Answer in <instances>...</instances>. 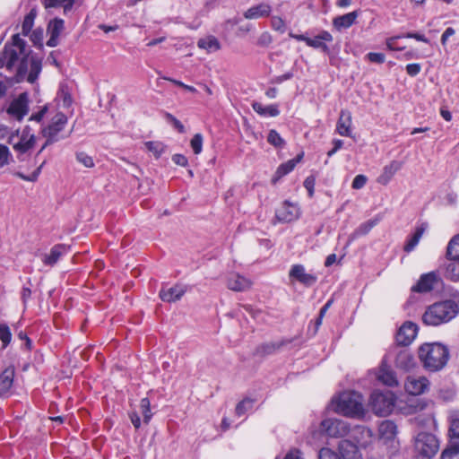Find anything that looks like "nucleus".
Listing matches in <instances>:
<instances>
[{
	"label": "nucleus",
	"instance_id": "obj_45",
	"mask_svg": "<svg viewBox=\"0 0 459 459\" xmlns=\"http://www.w3.org/2000/svg\"><path fill=\"white\" fill-rule=\"evenodd\" d=\"M411 361L412 356L407 351H403L397 355L396 363L398 366L408 368Z\"/></svg>",
	"mask_w": 459,
	"mask_h": 459
},
{
	"label": "nucleus",
	"instance_id": "obj_53",
	"mask_svg": "<svg viewBox=\"0 0 459 459\" xmlns=\"http://www.w3.org/2000/svg\"><path fill=\"white\" fill-rule=\"evenodd\" d=\"M368 178L364 175H357L351 184L353 189H361L365 186Z\"/></svg>",
	"mask_w": 459,
	"mask_h": 459
},
{
	"label": "nucleus",
	"instance_id": "obj_12",
	"mask_svg": "<svg viewBox=\"0 0 459 459\" xmlns=\"http://www.w3.org/2000/svg\"><path fill=\"white\" fill-rule=\"evenodd\" d=\"M440 282V278L437 273L430 272L422 274L418 282L411 287V290L414 292H429L435 289Z\"/></svg>",
	"mask_w": 459,
	"mask_h": 459
},
{
	"label": "nucleus",
	"instance_id": "obj_6",
	"mask_svg": "<svg viewBox=\"0 0 459 459\" xmlns=\"http://www.w3.org/2000/svg\"><path fill=\"white\" fill-rule=\"evenodd\" d=\"M395 396L390 392L372 393L369 400V406L375 414L379 416H386L390 414L394 407Z\"/></svg>",
	"mask_w": 459,
	"mask_h": 459
},
{
	"label": "nucleus",
	"instance_id": "obj_15",
	"mask_svg": "<svg viewBox=\"0 0 459 459\" xmlns=\"http://www.w3.org/2000/svg\"><path fill=\"white\" fill-rule=\"evenodd\" d=\"M300 215L299 208L297 204L288 201L284 202L276 211V217L280 221L290 222L299 219Z\"/></svg>",
	"mask_w": 459,
	"mask_h": 459
},
{
	"label": "nucleus",
	"instance_id": "obj_3",
	"mask_svg": "<svg viewBox=\"0 0 459 459\" xmlns=\"http://www.w3.org/2000/svg\"><path fill=\"white\" fill-rule=\"evenodd\" d=\"M333 409L346 417L359 419L365 415L362 396L357 392H343L333 400Z\"/></svg>",
	"mask_w": 459,
	"mask_h": 459
},
{
	"label": "nucleus",
	"instance_id": "obj_1",
	"mask_svg": "<svg viewBox=\"0 0 459 459\" xmlns=\"http://www.w3.org/2000/svg\"><path fill=\"white\" fill-rule=\"evenodd\" d=\"M418 356L425 369L437 372L446 365L449 351L439 342L424 343L420 346Z\"/></svg>",
	"mask_w": 459,
	"mask_h": 459
},
{
	"label": "nucleus",
	"instance_id": "obj_62",
	"mask_svg": "<svg viewBox=\"0 0 459 459\" xmlns=\"http://www.w3.org/2000/svg\"><path fill=\"white\" fill-rule=\"evenodd\" d=\"M403 38V36H397L390 38L386 40V47L389 50H402L403 48H398L395 46V42L398 39Z\"/></svg>",
	"mask_w": 459,
	"mask_h": 459
},
{
	"label": "nucleus",
	"instance_id": "obj_56",
	"mask_svg": "<svg viewBox=\"0 0 459 459\" xmlns=\"http://www.w3.org/2000/svg\"><path fill=\"white\" fill-rule=\"evenodd\" d=\"M421 66L420 64H409L406 65V72L410 76H416L420 74Z\"/></svg>",
	"mask_w": 459,
	"mask_h": 459
},
{
	"label": "nucleus",
	"instance_id": "obj_28",
	"mask_svg": "<svg viewBox=\"0 0 459 459\" xmlns=\"http://www.w3.org/2000/svg\"><path fill=\"white\" fill-rule=\"evenodd\" d=\"M198 48L206 50L208 53L218 51L221 48V43L214 36H206L197 42Z\"/></svg>",
	"mask_w": 459,
	"mask_h": 459
},
{
	"label": "nucleus",
	"instance_id": "obj_13",
	"mask_svg": "<svg viewBox=\"0 0 459 459\" xmlns=\"http://www.w3.org/2000/svg\"><path fill=\"white\" fill-rule=\"evenodd\" d=\"M418 333V325L412 322H405L398 330L396 334V342L402 346H407L416 338Z\"/></svg>",
	"mask_w": 459,
	"mask_h": 459
},
{
	"label": "nucleus",
	"instance_id": "obj_39",
	"mask_svg": "<svg viewBox=\"0 0 459 459\" xmlns=\"http://www.w3.org/2000/svg\"><path fill=\"white\" fill-rule=\"evenodd\" d=\"M450 442L459 445V419L451 420L449 427Z\"/></svg>",
	"mask_w": 459,
	"mask_h": 459
},
{
	"label": "nucleus",
	"instance_id": "obj_14",
	"mask_svg": "<svg viewBox=\"0 0 459 459\" xmlns=\"http://www.w3.org/2000/svg\"><path fill=\"white\" fill-rule=\"evenodd\" d=\"M28 110L27 93H22L11 102L7 112L20 121L28 113Z\"/></svg>",
	"mask_w": 459,
	"mask_h": 459
},
{
	"label": "nucleus",
	"instance_id": "obj_43",
	"mask_svg": "<svg viewBox=\"0 0 459 459\" xmlns=\"http://www.w3.org/2000/svg\"><path fill=\"white\" fill-rule=\"evenodd\" d=\"M253 404H254V401L249 398H246V399L242 400L236 406V414L238 416L244 415L247 411L252 409Z\"/></svg>",
	"mask_w": 459,
	"mask_h": 459
},
{
	"label": "nucleus",
	"instance_id": "obj_40",
	"mask_svg": "<svg viewBox=\"0 0 459 459\" xmlns=\"http://www.w3.org/2000/svg\"><path fill=\"white\" fill-rule=\"evenodd\" d=\"M441 459H459V445L451 443L441 455Z\"/></svg>",
	"mask_w": 459,
	"mask_h": 459
},
{
	"label": "nucleus",
	"instance_id": "obj_63",
	"mask_svg": "<svg viewBox=\"0 0 459 459\" xmlns=\"http://www.w3.org/2000/svg\"><path fill=\"white\" fill-rule=\"evenodd\" d=\"M129 418L131 420L132 424L135 429H139L141 426V420L137 412L133 411L129 413Z\"/></svg>",
	"mask_w": 459,
	"mask_h": 459
},
{
	"label": "nucleus",
	"instance_id": "obj_41",
	"mask_svg": "<svg viewBox=\"0 0 459 459\" xmlns=\"http://www.w3.org/2000/svg\"><path fill=\"white\" fill-rule=\"evenodd\" d=\"M13 161V155L6 145L0 144V169Z\"/></svg>",
	"mask_w": 459,
	"mask_h": 459
},
{
	"label": "nucleus",
	"instance_id": "obj_58",
	"mask_svg": "<svg viewBox=\"0 0 459 459\" xmlns=\"http://www.w3.org/2000/svg\"><path fill=\"white\" fill-rule=\"evenodd\" d=\"M304 186L307 190L310 197L314 195L315 178L313 177H307L304 181Z\"/></svg>",
	"mask_w": 459,
	"mask_h": 459
},
{
	"label": "nucleus",
	"instance_id": "obj_5",
	"mask_svg": "<svg viewBox=\"0 0 459 459\" xmlns=\"http://www.w3.org/2000/svg\"><path fill=\"white\" fill-rule=\"evenodd\" d=\"M350 431L349 424L338 419H326L320 423V430L312 433L314 439H319L325 434L330 437H343Z\"/></svg>",
	"mask_w": 459,
	"mask_h": 459
},
{
	"label": "nucleus",
	"instance_id": "obj_52",
	"mask_svg": "<svg viewBox=\"0 0 459 459\" xmlns=\"http://www.w3.org/2000/svg\"><path fill=\"white\" fill-rule=\"evenodd\" d=\"M319 459H342L336 453L329 448H322L318 455Z\"/></svg>",
	"mask_w": 459,
	"mask_h": 459
},
{
	"label": "nucleus",
	"instance_id": "obj_32",
	"mask_svg": "<svg viewBox=\"0 0 459 459\" xmlns=\"http://www.w3.org/2000/svg\"><path fill=\"white\" fill-rule=\"evenodd\" d=\"M427 225L421 224L419 226L412 236L409 238L405 246L404 251L411 252L414 249V247L418 245L420 239L421 238L424 231L426 230Z\"/></svg>",
	"mask_w": 459,
	"mask_h": 459
},
{
	"label": "nucleus",
	"instance_id": "obj_57",
	"mask_svg": "<svg viewBox=\"0 0 459 459\" xmlns=\"http://www.w3.org/2000/svg\"><path fill=\"white\" fill-rule=\"evenodd\" d=\"M46 164V160H43L40 165L30 175L26 178V181L35 182L38 180V178L41 172L42 168Z\"/></svg>",
	"mask_w": 459,
	"mask_h": 459
},
{
	"label": "nucleus",
	"instance_id": "obj_31",
	"mask_svg": "<svg viewBox=\"0 0 459 459\" xmlns=\"http://www.w3.org/2000/svg\"><path fill=\"white\" fill-rule=\"evenodd\" d=\"M377 377L380 382L388 386H394L397 385L394 373L385 366H382L379 368Z\"/></svg>",
	"mask_w": 459,
	"mask_h": 459
},
{
	"label": "nucleus",
	"instance_id": "obj_26",
	"mask_svg": "<svg viewBox=\"0 0 459 459\" xmlns=\"http://www.w3.org/2000/svg\"><path fill=\"white\" fill-rule=\"evenodd\" d=\"M378 430L380 437L385 441L392 440L397 433L396 425L392 420L382 421Z\"/></svg>",
	"mask_w": 459,
	"mask_h": 459
},
{
	"label": "nucleus",
	"instance_id": "obj_59",
	"mask_svg": "<svg viewBox=\"0 0 459 459\" xmlns=\"http://www.w3.org/2000/svg\"><path fill=\"white\" fill-rule=\"evenodd\" d=\"M33 25L32 18L30 15L26 16L22 26V30L24 35H27L31 30Z\"/></svg>",
	"mask_w": 459,
	"mask_h": 459
},
{
	"label": "nucleus",
	"instance_id": "obj_20",
	"mask_svg": "<svg viewBox=\"0 0 459 459\" xmlns=\"http://www.w3.org/2000/svg\"><path fill=\"white\" fill-rule=\"evenodd\" d=\"M403 167V163L398 160H392L389 164L383 168L382 173L378 176L377 183L386 186L393 177Z\"/></svg>",
	"mask_w": 459,
	"mask_h": 459
},
{
	"label": "nucleus",
	"instance_id": "obj_36",
	"mask_svg": "<svg viewBox=\"0 0 459 459\" xmlns=\"http://www.w3.org/2000/svg\"><path fill=\"white\" fill-rule=\"evenodd\" d=\"M146 149L152 152L156 159L160 158L165 151V145L160 142L150 141L144 143Z\"/></svg>",
	"mask_w": 459,
	"mask_h": 459
},
{
	"label": "nucleus",
	"instance_id": "obj_17",
	"mask_svg": "<svg viewBox=\"0 0 459 459\" xmlns=\"http://www.w3.org/2000/svg\"><path fill=\"white\" fill-rule=\"evenodd\" d=\"M64 30V21L62 19H54L49 22L47 32L49 39L47 42L48 47L54 48L58 43V38Z\"/></svg>",
	"mask_w": 459,
	"mask_h": 459
},
{
	"label": "nucleus",
	"instance_id": "obj_27",
	"mask_svg": "<svg viewBox=\"0 0 459 459\" xmlns=\"http://www.w3.org/2000/svg\"><path fill=\"white\" fill-rule=\"evenodd\" d=\"M252 108L257 114L264 117H277L280 114L278 106L275 104L264 106L262 103L258 101H253Z\"/></svg>",
	"mask_w": 459,
	"mask_h": 459
},
{
	"label": "nucleus",
	"instance_id": "obj_24",
	"mask_svg": "<svg viewBox=\"0 0 459 459\" xmlns=\"http://www.w3.org/2000/svg\"><path fill=\"white\" fill-rule=\"evenodd\" d=\"M251 281L238 273L230 275L227 281V286L230 290L234 291H245L251 287Z\"/></svg>",
	"mask_w": 459,
	"mask_h": 459
},
{
	"label": "nucleus",
	"instance_id": "obj_64",
	"mask_svg": "<svg viewBox=\"0 0 459 459\" xmlns=\"http://www.w3.org/2000/svg\"><path fill=\"white\" fill-rule=\"evenodd\" d=\"M283 459H303V457L299 450L293 449L287 453Z\"/></svg>",
	"mask_w": 459,
	"mask_h": 459
},
{
	"label": "nucleus",
	"instance_id": "obj_21",
	"mask_svg": "<svg viewBox=\"0 0 459 459\" xmlns=\"http://www.w3.org/2000/svg\"><path fill=\"white\" fill-rule=\"evenodd\" d=\"M351 113L347 109L341 110L336 125L337 133L342 136H351Z\"/></svg>",
	"mask_w": 459,
	"mask_h": 459
},
{
	"label": "nucleus",
	"instance_id": "obj_55",
	"mask_svg": "<svg viewBox=\"0 0 459 459\" xmlns=\"http://www.w3.org/2000/svg\"><path fill=\"white\" fill-rule=\"evenodd\" d=\"M367 58L372 62V63H377V64H383L385 60V56L384 54L382 53H375V52H370L367 55Z\"/></svg>",
	"mask_w": 459,
	"mask_h": 459
},
{
	"label": "nucleus",
	"instance_id": "obj_19",
	"mask_svg": "<svg viewBox=\"0 0 459 459\" xmlns=\"http://www.w3.org/2000/svg\"><path fill=\"white\" fill-rule=\"evenodd\" d=\"M15 369L13 366H9L0 374V396H5L10 393L13 385Z\"/></svg>",
	"mask_w": 459,
	"mask_h": 459
},
{
	"label": "nucleus",
	"instance_id": "obj_11",
	"mask_svg": "<svg viewBox=\"0 0 459 459\" xmlns=\"http://www.w3.org/2000/svg\"><path fill=\"white\" fill-rule=\"evenodd\" d=\"M429 386V381L425 377L409 376L404 383L405 391L411 395L425 393Z\"/></svg>",
	"mask_w": 459,
	"mask_h": 459
},
{
	"label": "nucleus",
	"instance_id": "obj_48",
	"mask_svg": "<svg viewBox=\"0 0 459 459\" xmlns=\"http://www.w3.org/2000/svg\"><path fill=\"white\" fill-rule=\"evenodd\" d=\"M191 148L195 154L201 153L203 150V136L201 134H196L193 136L190 142Z\"/></svg>",
	"mask_w": 459,
	"mask_h": 459
},
{
	"label": "nucleus",
	"instance_id": "obj_23",
	"mask_svg": "<svg viewBox=\"0 0 459 459\" xmlns=\"http://www.w3.org/2000/svg\"><path fill=\"white\" fill-rule=\"evenodd\" d=\"M353 438L356 440L357 445L360 447H367L372 443L373 432L370 429L366 427H357L353 430Z\"/></svg>",
	"mask_w": 459,
	"mask_h": 459
},
{
	"label": "nucleus",
	"instance_id": "obj_42",
	"mask_svg": "<svg viewBox=\"0 0 459 459\" xmlns=\"http://www.w3.org/2000/svg\"><path fill=\"white\" fill-rule=\"evenodd\" d=\"M140 408L143 416V422L146 424L149 423L152 416L151 412L150 400L148 398H143L140 403Z\"/></svg>",
	"mask_w": 459,
	"mask_h": 459
},
{
	"label": "nucleus",
	"instance_id": "obj_29",
	"mask_svg": "<svg viewBox=\"0 0 459 459\" xmlns=\"http://www.w3.org/2000/svg\"><path fill=\"white\" fill-rule=\"evenodd\" d=\"M445 276L452 281H459V259L448 258L446 265Z\"/></svg>",
	"mask_w": 459,
	"mask_h": 459
},
{
	"label": "nucleus",
	"instance_id": "obj_2",
	"mask_svg": "<svg viewBox=\"0 0 459 459\" xmlns=\"http://www.w3.org/2000/svg\"><path fill=\"white\" fill-rule=\"evenodd\" d=\"M458 312L457 303L446 299L429 306L422 315V321L426 325L437 326L452 320Z\"/></svg>",
	"mask_w": 459,
	"mask_h": 459
},
{
	"label": "nucleus",
	"instance_id": "obj_37",
	"mask_svg": "<svg viewBox=\"0 0 459 459\" xmlns=\"http://www.w3.org/2000/svg\"><path fill=\"white\" fill-rule=\"evenodd\" d=\"M446 255L447 258L459 259V234L450 240L447 246Z\"/></svg>",
	"mask_w": 459,
	"mask_h": 459
},
{
	"label": "nucleus",
	"instance_id": "obj_10",
	"mask_svg": "<svg viewBox=\"0 0 459 459\" xmlns=\"http://www.w3.org/2000/svg\"><path fill=\"white\" fill-rule=\"evenodd\" d=\"M289 277L290 281H299L306 287L314 285L317 281L316 275L307 273L302 264H293L289 272Z\"/></svg>",
	"mask_w": 459,
	"mask_h": 459
},
{
	"label": "nucleus",
	"instance_id": "obj_7",
	"mask_svg": "<svg viewBox=\"0 0 459 459\" xmlns=\"http://www.w3.org/2000/svg\"><path fill=\"white\" fill-rule=\"evenodd\" d=\"M25 41L18 34L13 36V46L5 47L0 56V68L6 65L11 69L25 52Z\"/></svg>",
	"mask_w": 459,
	"mask_h": 459
},
{
	"label": "nucleus",
	"instance_id": "obj_8",
	"mask_svg": "<svg viewBox=\"0 0 459 459\" xmlns=\"http://www.w3.org/2000/svg\"><path fill=\"white\" fill-rule=\"evenodd\" d=\"M8 143L13 145V150L18 153V159H22V155L31 150L36 144V136L30 133L28 128L22 132V134H12L9 136Z\"/></svg>",
	"mask_w": 459,
	"mask_h": 459
},
{
	"label": "nucleus",
	"instance_id": "obj_49",
	"mask_svg": "<svg viewBox=\"0 0 459 459\" xmlns=\"http://www.w3.org/2000/svg\"><path fill=\"white\" fill-rule=\"evenodd\" d=\"M307 45L315 48H320L324 52H328L329 48L327 45L323 42L317 36H316L314 39H308L307 40Z\"/></svg>",
	"mask_w": 459,
	"mask_h": 459
},
{
	"label": "nucleus",
	"instance_id": "obj_30",
	"mask_svg": "<svg viewBox=\"0 0 459 459\" xmlns=\"http://www.w3.org/2000/svg\"><path fill=\"white\" fill-rule=\"evenodd\" d=\"M357 17L358 13L356 11L346 13L342 16H338L333 19V25L338 30L342 28H349L355 22Z\"/></svg>",
	"mask_w": 459,
	"mask_h": 459
},
{
	"label": "nucleus",
	"instance_id": "obj_46",
	"mask_svg": "<svg viewBox=\"0 0 459 459\" xmlns=\"http://www.w3.org/2000/svg\"><path fill=\"white\" fill-rule=\"evenodd\" d=\"M267 141L270 144L275 147H281L284 144V140L278 134V132L273 129L269 131Z\"/></svg>",
	"mask_w": 459,
	"mask_h": 459
},
{
	"label": "nucleus",
	"instance_id": "obj_35",
	"mask_svg": "<svg viewBox=\"0 0 459 459\" xmlns=\"http://www.w3.org/2000/svg\"><path fill=\"white\" fill-rule=\"evenodd\" d=\"M74 3V0H43L46 8L63 6L65 13L71 10Z\"/></svg>",
	"mask_w": 459,
	"mask_h": 459
},
{
	"label": "nucleus",
	"instance_id": "obj_4",
	"mask_svg": "<svg viewBox=\"0 0 459 459\" xmlns=\"http://www.w3.org/2000/svg\"><path fill=\"white\" fill-rule=\"evenodd\" d=\"M414 452L423 459L432 458L439 450V441L429 432L422 431L414 437Z\"/></svg>",
	"mask_w": 459,
	"mask_h": 459
},
{
	"label": "nucleus",
	"instance_id": "obj_16",
	"mask_svg": "<svg viewBox=\"0 0 459 459\" xmlns=\"http://www.w3.org/2000/svg\"><path fill=\"white\" fill-rule=\"evenodd\" d=\"M186 291V286L176 284L169 289H161L159 295L162 301L170 303L179 300Z\"/></svg>",
	"mask_w": 459,
	"mask_h": 459
},
{
	"label": "nucleus",
	"instance_id": "obj_51",
	"mask_svg": "<svg viewBox=\"0 0 459 459\" xmlns=\"http://www.w3.org/2000/svg\"><path fill=\"white\" fill-rule=\"evenodd\" d=\"M271 26L274 30L279 31L281 33H283L286 29L284 21L278 16L272 17Z\"/></svg>",
	"mask_w": 459,
	"mask_h": 459
},
{
	"label": "nucleus",
	"instance_id": "obj_25",
	"mask_svg": "<svg viewBox=\"0 0 459 459\" xmlns=\"http://www.w3.org/2000/svg\"><path fill=\"white\" fill-rule=\"evenodd\" d=\"M69 248L63 244L54 246L49 254L44 256L43 262L45 264L53 266L57 261L68 252Z\"/></svg>",
	"mask_w": 459,
	"mask_h": 459
},
{
	"label": "nucleus",
	"instance_id": "obj_44",
	"mask_svg": "<svg viewBox=\"0 0 459 459\" xmlns=\"http://www.w3.org/2000/svg\"><path fill=\"white\" fill-rule=\"evenodd\" d=\"M40 63L36 60H31L30 70L27 78L28 82L33 83L37 80L39 74L40 73Z\"/></svg>",
	"mask_w": 459,
	"mask_h": 459
},
{
	"label": "nucleus",
	"instance_id": "obj_61",
	"mask_svg": "<svg viewBox=\"0 0 459 459\" xmlns=\"http://www.w3.org/2000/svg\"><path fill=\"white\" fill-rule=\"evenodd\" d=\"M172 160L175 164L181 166V167H186L188 164V160H187L186 157L182 154L173 155Z\"/></svg>",
	"mask_w": 459,
	"mask_h": 459
},
{
	"label": "nucleus",
	"instance_id": "obj_33",
	"mask_svg": "<svg viewBox=\"0 0 459 459\" xmlns=\"http://www.w3.org/2000/svg\"><path fill=\"white\" fill-rule=\"evenodd\" d=\"M289 342H290L287 340H281L278 342L264 343L258 348L257 351L264 355L272 354L276 351L280 350L284 345L288 344Z\"/></svg>",
	"mask_w": 459,
	"mask_h": 459
},
{
	"label": "nucleus",
	"instance_id": "obj_60",
	"mask_svg": "<svg viewBox=\"0 0 459 459\" xmlns=\"http://www.w3.org/2000/svg\"><path fill=\"white\" fill-rule=\"evenodd\" d=\"M403 38H407V39H414L418 41H422V42H425V43H429V39L423 35V34H420V33H417V32H408L404 35H403Z\"/></svg>",
	"mask_w": 459,
	"mask_h": 459
},
{
	"label": "nucleus",
	"instance_id": "obj_34",
	"mask_svg": "<svg viewBox=\"0 0 459 459\" xmlns=\"http://www.w3.org/2000/svg\"><path fill=\"white\" fill-rule=\"evenodd\" d=\"M379 221V219L375 218L361 223L352 233V238H356L367 235Z\"/></svg>",
	"mask_w": 459,
	"mask_h": 459
},
{
	"label": "nucleus",
	"instance_id": "obj_38",
	"mask_svg": "<svg viewBox=\"0 0 459 459\" xmlns=\"http://www.w3.org/2000/svg\"><path fill=\"white\" fill-rule=\"evenodd\" d=\"M0 340L2 342L3 349H5L12 341V333L10 327L6 324L0 325Z\"/></svg>",
	"mask_w": 459,
	"mask_h": 459
},
{
	"label": "nucleus",
	"instance_id": "obj_18",
	"mask_svg": "<svg viewBox=\"0 0 459 459\" xmlns=\"http://www.w3.org/2000/svg\"><path fill=\"white\" fill-rule=\"evenodd\" d=\"M272 13V6L266 3L253 5L244 13V17L248 20H256L269 17Z\"/></svg>",
	"mask_w": 459,
	"mask_h": 459
},
{
	"label": "nucleus",
	"instance_id": "obj_22",
	"mask_svg": "<svg viewBox=\"0 0 459 459\" xmlns=\"http://www.w3.org/2000/svg\"><path fill=\"white\" fill-rule=\"evenodd\" d=\"M358 445L352 442L343 439L339 442V452L342 459H361V455L358 450Z\"/></svg>",
	"mask_w": 459,
	"mask_h": 459
},
{
	"label": "nucleus",
	"instance_id": "obj_47",
	"mask_svg": "<svg viewBox=\"0 0 459 459\" xmlns=\"http://www.w3.org/2000/svg\"><path fill=\"white\" fill-rule=\"evenodd\" d=\"M295 166V161H291L290 160L285 163L281 164L276 170V177L281 178L289 174L290 171L294 169Z\"/></svg>",
	"mask_w": 459,
	"mask_h": 459
},
{
	"label": "nucleus",
	"instance_id": "obj_9",
	"mask_svg": "<svg viewBox=\"0 0 459 459\" xmlns=\"http://www.w3.org/2000/svg\"><path fill=\"white\" fill-rule=\"evenodd\" d=\"M67 124V117L63 113H57L51 120V123L42 128L41 133L47 139V144H53L59 141L61 137L59 134L63 131Z\"/></svg>",
	"mask_w": 459,
	"mask_h": 459
},
{
	"label": "nucleus",
	"instance_id": "obj_54",
	"mask_svg": "<svg viewBox=\"0 0 459 459\" xmlns=\"http://www.w3.org/2000/svg\"><path fill=\"white\" fill-rule=\"evenodd\" d=\"M272 42L273 37L267 31L263 32L257 39V44L261 47H268Z\"/></svg>",
	"mask_w": 459,
	"mask_h": 459
},
{
	"label": "nucleus",
	"instance_id": "obj_50",
	"mask_svg": "<svg viewBox=\"0 0 459 459\" xmlns=\"http://www.w3.org/2000/svg\"><path fill=\"white\" fill-rule=\"evenodd\" d=\"M76 160L86 168H92L94 166L92 158L85 152L76 153Z\"/></svg>",
	"mask_w": 459,
	"mask_h": 459
}]
</instances>
